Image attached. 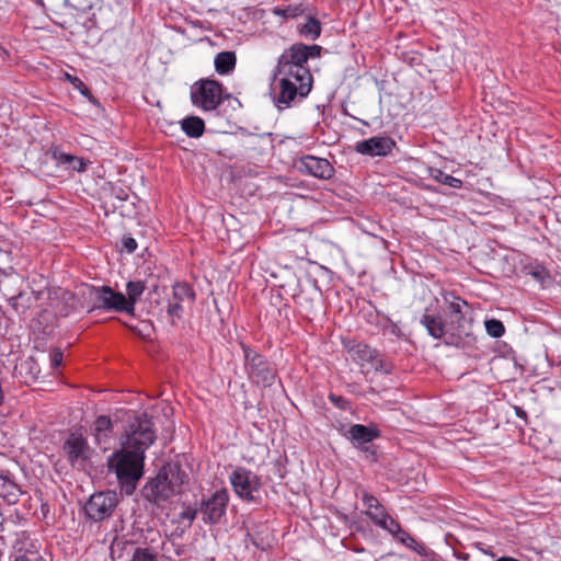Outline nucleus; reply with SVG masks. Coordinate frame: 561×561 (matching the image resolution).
<instances>
[{
  "mask_svg": "<svg viewBox=\"0 0 561 561\" xmlns=\"http://www.w3.org/2000/svg\"><path fill=\"white\" fill-rule=\"evenodd\" d=\"M237 57L233 51H220L216 55L214 64L216 71L221 75H229L236 68Z\"/></svg>",
  "mask_w": 561,
  "mask_h": 561,
  "instance_id": "obj_20",
  "label": "nucleus"
},
{
  "mask_svg": "<svg viewBox=\"0 0 561 561\" xmlns=\"http://www.w3.org/2000/svg\"><path fill=\"white\" fill-rule=\"evenodd\" d=\"M195 294L187 284H175L168 301L167 312L172 319H181L186 306L192 305Z\"/></svg>",
  "mask_w": 561,
  "mask_h": 561,
  "instance_id": "obj_14",
  "label": "nucleus"
},
{
  "mask_svg": "<svg viewBox=\"0 0 561 561\" xmlns=\"http://www.w3.org/2000/svg\"><path fill=\"white\" fill-rule=\"evenodd\" d=\"M35 3L43 5V0H33Z\"/></svg>",
  "mask_w": 561,
  "mask_h": 561,
  "instance_id": "obj_40",
  "label": "nucleus"
},
{
  "mask_svg": "<svg viewBox=\"0 0 561 561\" xmlns=\"http://www.w3.org/2000/svg\"><path fill=\"white\" fill-rule=\"evenodd\" d=\"M447 302V312L449 321L447 323L448 330L455 335L468 334L466 328V316L469 305L460 297L445 296Z\"/></svg>",
  "mask_w": 561,
  "mask_h": 561,
  "instance_id": "obj_11",
  "label": "nucleus"
},
{
  "mask_svg": "<svg viewBox=\"0 0 561 561\" xmlns=\"http://www.w3.org/2000/svg\"><path fill=\"white\" fill-rule=\"evenodd\" d=\"M54 157L60 164L70 165V163H72L75 156L65 152H55Z\"/></svg>",
  "mask_w": 561,
  "mask_h": 561,
  "instance_id": "obj_33",
  "label": "nucleus"
},
{
  "mask_svg": "<svg viewBox=\"0 0 561 561\" xmlns=\"http://www.w3.org/2000/svg\"><path fill=\"white\" fill-rule=\"evenodd\" d=\"M185 474L178 465L163 466L144 488L145 497L159 504L169 500L184 482Z\"/></svg>",
  "mask_w": 561,
  "mask_h": 561,
  "instance_id": "obj_3",
  "label": "nucleus"
},
{
  "mask_svg": "<svg viewBox=\"0 0 561 561\" xmlns=\"http://www.w3.org/2000/svg\"><path fill=\"white\" fill-rule=\"evenodd\" d=\"M228 502L229 494L226 489H220L208 497H204L198 505L203 522L210 525L219 523L226 514Z\"/></svg>",
  "mask_w": 561,
  "mask_h": 561,
  "instance_id": "obj_8",
  "label": "nucleus"
},
{
  "mask_svg": "<svg viewBox=\"0 0 561 561\" xmlns=\"http://www.w3.org/2000/svg\"><path fill=\"white\" fill-rule=\"evenodd\" d=\"M379 435L380 433L378 430L362 424L352 425L345 433V437L350 439L354 445L370 443L378 438Z\"/></svg>",
  "mask_w": 561,
  "mask_h": 561,
  "instance_id": "obj_18",
  "label": "nucleus"
},
{
  "mask_svg": "<svg viewBox=\"0 0 561 561\" xmlns=\"http://www.w3.org/2000/svg\"><path fill=\"white\" fill-rule=\"evenodd\" d=\"M197 514H199V506L193 507L191 505L183 504L181 512L179 513V519L185 522L190 527L195 520Z\"/></svg>",
  "mask_w": 561,
  "mask_h": 561,
  "instance_id": "obj_28",
  "label": "nucleus"
},
{
  "mask_svg": "<svg viewBox=\"0 0 561 561\" xmlns=\"http://www.w3.org/2000/svg\"><path fill=\"white\" fill-rule=\"evenodd\" d=\"M117 503V494L113 491L94 493L87 502L84 512L91 520L101 522L112 515Z\"/></svg>",
  "mask_w": 561,
  "mask_h": 561,
  "instance_id": "obj_7",
  "label": "nucleus"
},
{
  "mask_svg": "<svg viewBox=\"0 0 561 561\" xmlns=\"http://www.w3.org/2000/svg\"><path fill=\"white\" fill-rule=\"evenodd\" d=\"M306 49L304 44H295L278 57L272 94L279 111L290 107L297 98L302 99L311 91L312 76L306 66Z\"/></svg>",
  "mask_w": 561,
  "mask_h": 561,
  "instance_id": "obj_2",
  "label": "nucleus"
},
{
  "mask_svg": "<svg viewBox=\"0 0 561 561\" xmlns=\"http://www.w3.org/2000/svg\"><path fill=\"white\" fill-rule=\"evenodd\" d=\"M516 414L519 417H524L526 415V413L520 408H516Z\"/></svg>",
  "mask_w": 561,
  "mask_h": 561,
  "instance_id": "obj_38",
  "label": "nucleus"
},
{
  "mask_svg": "<svg viewBox=\"0 0 561 561\" xmlns=\"http://www.w3.org/2000/svg\"><path fill=\"white\" fill-rule=\"evenodd\" d=\"M432 176L438 183H442L444 185H447V186H450L454 188H460L462 185L461 180L454 178V176L443 172L442 170H434L432 173Z\"/></svg>",
  "mask_w": 561,
  "mask_h": 561,
  "instance_id": "obj_26",
  "label": "nucleus"
},
{
  "mask_svg": "<svg viewBox=\"0 0 561 561\" xmlns=\"http://www.w3.org/2000/svg\"><path fill=\"white\" fill-rule=\"evenodd\" d=\"M308 11V7L304 3H297V4H290L285 8L275 7L273 9V14L279 18H283L285 20L289 19H297L298 16H301Z\"/></svg>",
  "mask_w": 561,
  "mask_h": 561,
  "instance_id": "obj_23",
  "label": "nucleus"
},
{
  "mask_svg": "<svg viewBox=\"0 0 561 561\" xmlns=\"http://www.w3.org/2000/svg\"><path fill=\"white\" fill-rule=\"evenodd\" d=\"M154 438L150 419L146 414L137 416L126 431L122 449L108 459L110 470L115 472L122 491L127 495L133 494L144 474L145 451Z\"/></svg>",
  "mask_w": 561,
  "mask_h": 561,
  "instance_id": "obj_1",
  "label": "nucleus"
},
{
  "mask_svg": "<svg viewBox=\"0 0 561 561\" xmlns=\"http://www.w3.org/2000/svg\"><path fill=\"white\" fill-rule=\"evenodd\" d=\"M51 368H58L62 363V352L60 350H54L49 355Z\"/></svg>",
  "mask_w": 561,
  "mask_h": 561,
  "instance_id": "obj_32",
  "label": "nucleus"
},
{
  "mask_svg": "<svg viewBox=\"0 0 561 561\" xmlns=\"http://www.w3.org/2000/svg\"><path fill=\"white\" fill-rule=\"evenodd\" d=\"M394 147V141L389 137H371L356 145V151L370 157H385Z\"/></svg>",
  "mask_w": 561,
  "mask_h": 561,
  "instance_id": "obj_15",
  "label": "nucleus"
},
{
  "mask_svg": "<svg viewBox=\"0 0 561 561\" xmlns=\"http://www.w3.org/2000/svg\"><path fill=\"white\" fill-rule=\"evenodd\" d=\"M387 531L390 533L393 537H396L404 546L414 549V546L416 545V540L412 536H410V534L402 530L400 526H399L398 530H387Z\"/></svg>",
  "mask_w": 561,
  "mask_h": 561,
  "instance_id": "obj_31",
  "label": "nucleus"
},
{
  "mask_svg": "<svg viewBox=\"0 0 561 561\" xmlns=\"http://www.w3.org/2000/svg\"><path fill=\"white\" fill-rule=\"evenodd\" d=\"M352 359L355 360L364 374L371 371L390 374L392 366L374 348L368 345L358 344L351 351Z\"/></svg>",
  "mask_w": 561,
  "mask_h": 561,
  "instance_id": "obj_6",
  "label": "nucleus"
},
{
  "mask_svg": "<svg viewBox=\"0 0 561 561\" xmlns=\"http://www.w3.org/2000/svg\"><path fill=\"white\" fill-rule=\"evenodd\" d=\"M243 351L249 379L259 386H271L275 379V371L272 365L251 348L243 346Z\"/></svg>",
  "mask_w": 561,
  "mask_h": 561,
  "instance_id": "obj_5",
  "label": "nucleus"
},
{
  "mask_svg": "<svg viewBox=\"0 0 561 561\" xmlns=\"http://www.w3.org/2000/svg\"><path fill=\"white\" fill-rule=\"evenodd\" d=\"M484 325L486 333L492 337H501L505 332L504 324L497 319H489Z\"/></svg>",
  "mask_w": 561,
  "mask_h": 561,
  "instance_id": "obj_27",
  "label": "nucleus"
},
{
  "mask_svg": "<svg viewBox=\"0 0 561 561\" xmlns=\"http://www.w3.org/2000/svg\"><path fill=\"white\" fill-rule=\"evenodd\" d=\"M129 561H157V554L149 548H136Z\"/></svg>",
  "mask_w": 561,
  "mask_h": 561,
  "instance_id": "obj_29",
  "label": "nucleus"
},
{
  "mask_svg": "<svg viewBox=\"0 0 561 561\" xmlns=\"http://www.w3.org/2000/svg\"><path fill=\"white\" fill-rule=\"evenodd\" d=\"M191 101L205 112L214 111L224 101L222 85L215 80H202L191 88Z\"/></svg>",
  "mask_w": 561,
  "mask_h": 561,
  "instance_id": "obj_4",
  "label": "nucleus"
},
{
  "mask_svg": "<svg viewBox=\"0 0 561 561\" xmlns=\"http://www.w3.org/2000/svg\"><path fill=\"white\" fill-rule=\"evenodd\" d=\"M421 323L426 329L427 333L436 340L442 339L448 330V325L440 314L431 313L430 308H426L422 314Z\"/></svg>",
  "mask_w": 561,
  "mask_h": 561,
  "instance_id": "obj_17",
  "label": "nucleus"
},
{
  "mask_svg": "<svg viewBox=\"0 0 561 561\" xmlns=\"http://www.w3.org/2000/svg\"><path fill=\"white\" fill-rule=\"evenodd\" d=\"M229 480L236 494L247 501H252L254 499L253 494L257 492L260 488L257 476L243 467L234 468Z\"/></svg>",
  "mask_w": 561,
  "mask_h": 561,
  "instance_id": "obj_9",
  "label": "nucleus"
},
{
  "mask_svg": "<svg viewBox=\"0 0 561 561\" xmlns=\"http://www.w3.org/2000/svg\"><path fill=\"white\" fill-rule=\"evenodd\" d=\"M542 271L534 272V276L537 278H541Z\"/></svg>",
  "mask_w": 561,
  "mask_h": 561,
  "instance_id": "obj_39",
  "label": "nucleus"
},
{
  "mask_svg": "<svg viewBox=\"0 0 561 561\" xmlns=\"http://www.w3.org/2000/svg\"><path fill=\"white\" fill-rule=\"evenodd\" d=\"M302 168L312 176L330 179L333 175V168L327 159L307 156L301 160Z\"/></svg>",
  "mask_w": 561,
  "mask_h": 561,
  "instance_id": "obj_16",
  "label": "nucleus"
},
{
  "mask_svg": "<svg viewBox=\"0 0 561 561\" xmlns=\"http://www.w3.org/2000/svg\"><path fill=\"white\" fill-rule=\"evenodd\" d=\"M362 501L365 506V514L371 519V522L385 529V530H398L399 523L393 519L385 510V507L379 503L377 497L373 494L364 491L362 493Z\"/></svg>",
  "mask_w": 561,
  "mask_h": 561,
  "instance_id": "obj_10",
  "label": "nucleus"
},
{
  "mask_svg": "<svg viewBox=\"0 0 561 561\" xmlns=\"http://www.w3.org/2000/svg\"><path fill=\"white\" fill-rule=\"evenodd\" d=\"M123 247L128 253H133L137 249V242L131 237H124L123 240Z\"/></svg>",
  "mask_w": 561,
  "mask_h": 561,
  "instance_id": "obj_35",
  "label": "nucleus"
},
{
  "mask_svg": "<svg viewBox=\"0 0 561 561\" xmlns=\"http://www.w3.org/2000/svg\"><path fill=\"white\" fill-rule=\"evenodd\" d=\"M181 128L186 136L198 138L204 134L205 123L198 116H188L181 121Z\"/></svg>",
  "mask_w": 561,
  "mask_h": 561,
  "instance_id": "obj_22",
  "label": "nucleus"
},
{
  "mask_svg": "<svg viewBox=\"0 0 561 561\" xmlns=\"http://www.w3.org/2000/svg\"><path fill=\"white\" fill-rule=\"evenodd\" d=\"M299 34L305 38L317 39L321 34V23L313 16L299 26Z\"/></svg>",
  "mask_w": 561,
  "mask_h": 561,
  "instance_id": "obj_24",
  "label": "nucleus"
},
{
  "mask_svg": "<svg viewBox=\"0 0 561 561\" xmlns=\"http://www.w3.org/2000/svg\"><path fill=\"white\" fill-rule=\"evenodd\" d=\"M38 558L36 556H26L22 554L15 558L14 561H36Z\"/></svg>",
  "mask_w": 561,
  "mask_h": 561,
  "instance_id": "obj_37",
  "label": "nucleus"
},
{
  "mask_svg": "<svg viewBox=\"0 0 561 561\" xmlns=\"http://www.w3.org/2000/svg\"><path fill=\"white\" fill-rule=\"evenodd\" d=\"M93 295L94 297L92 298L96 308L128 313L126 296L124 294L115 291L108 286H102L95 288Z\"/></svg>",
  "mask_w": 561,
  "mask_h": 561,
  "instance_id": "obj_13",
  "label": "nucleus"
},
{
  "mask_svg": "<svg viewBox=\"0 0 561 561\" xmlns=\"http://www.w3.org/2000/svg\"><path fill=\"white\" fill-rule=\"evenodd\" d=\"M20 488L12 481L3 479L0 482V494L8 500V502H15L20 495Z\"/></svg>",
  "mask_w": 561,
  "mask_h": 561,
  "instance_id": "obj_25",
  "label": "nucleus"
},
{
  "mask_svg": "<svg viewBox=\"0 0 561 561\" xmlns=\"http://www.w3.org/2000/svg\"><path fill=\"white\" fill-rule=\"evenodd\" d=\"M305 47L307 48L306 49L307 60L309 59V57H319L320 56V51H321V47L320 46H318V45H312V46L305 45Z\"/></svg>",
  "mask_w": 561,
  "mask_h": 561,
  "instance_id": "obj_36",
  "label": "nucleus"
},
{
  "mask_svg": "<svg viewBox=\"0 0 561 561\" xmlns=\"http://www.w3.org/2000/svg\"><path fill=\"white\" fill-rule=\"evenodd\" d=\"M66 79L72 84L75 89L79 90L82 95L87 96L90 102L95 103V99L90 94L89 89L79 78L66 73Z\"/></svg>",
  "mask_w": 561,
  "mask_h": 561,
  "instance_id": "obj_30",
  "label": "nucleus"
},
{
  "mask_svg": "<svg viewBox=\"0 0 561 561\" xmlns=\"http://www.w3.org/2000/svg\"><path fill=\"white\" fill-rule=\"evenodd\" d=\"M70 168L78 172H83L87 169V162L82 158L73 157Z\"/></svg>",
  "mask_w": 561,
  "mask_h": 561,
  "instance_id": "obj_34",
  "label": "nucleus"
},
{
  "mask_svg": "<svg viewBox=\"0 0 561 561\" xmlns=\"http://www.w3.org/2000/svg\"><path fill=\"white\" fill-rule=\"evenodd\" d=\"M112 434V421L108 416H99L92 428V435L94 436L95 443L100 446L105 445Z\"/></svg>",
  "mask_w": 561,
  "mask_h": 561,
  "instance_id": "obj_19",
  "label": "nucleus"
},
{
  "mask_svg": "<svg viewBox=\"0 0 561 561\" xmlns=\"http://www.w3.org/2000/svg\"><path fill=\"white\" fill-rule=\"evenodd\" d=\"M64 449L73 467H83L92 455L87 438L80 433H71L64 444Z\"/></svg>",
  "mask_w": 561,
  "mask_h": 561,
  "instance_id": "obj_12",
  "label": "nucleus"
},
{
  "mask_svg": "<svg viewBox=\"0 0 561 561\" xmlns=\"http://www.w3.org/2000/svg\"><path fill=\"white\" fill-rule=\"evenodd\" d=\"M146 289L145 283L141 280L128 282L126 285V307L128 314H134L135 305Z\"/></svg>",
  "mask_w": 561,
  "mask_h": 561,
  "instance_id": "obj_21",
  "label": "nucleus"
}]
</instances>
